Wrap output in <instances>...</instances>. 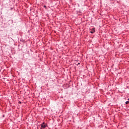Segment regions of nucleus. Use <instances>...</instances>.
<instances>
[{"label": "nucleus", "instance_id": "f257e3e1", "mask_svg": "<svg viewBox=\"0 0 129 129\" xmlns=\"http://www.w3.org/2000/svg\"><path fill=\"white\" fill-rule=\"evenodd\" d=\"M47 126V124H45V122H43L41 124V129L43 128H46Z\"/></svg>", "mask_w": 129, "mask_h": 129}, {"label": "nucleus", "instance_id": "f03ea898", "mask_svg": "<svg viewBox=\"0 0 129 129\" xmlns=\"http://www.w3.org/2000/svg\"><path fill=\"white\" fill-rule=\"evenodd\" d=\"M90 33L91 34H94V33H95V28H92V30L90 31Z\"/></svg>", "mask_w": 129, "mask_h": 129}, {"label": "nucleus", "instance_id": "423d86ee", "mask_svg": "<svg viewBox=\"0 0 129 129\" xmlns=\"http://www.w3.org/2000/svg\"><path fill=\"white\" fill-rule=\"evenodd\" d=\"M20 103H21V102H20Z\"/></svg>", "mask_w": 129, "mask_h": 129}, {"label": "nucleus", "instance_id": "39448f33", "mask_svg": "<svg viewBox=\"0 0 129 129\" xmlns=\"http://www.w3.org/2000/svg\"><path fill=\"white\" fill-rule=\"evenodd\" d=\"M43 7H44V8H46V6L44 5V6H43Z\"/></svg>", "mask_w": 129, "mask_h": 129}, {"label": "nucleus", "instance_id": "20e7f679", "mask_svg": "<svg viewBox=\"0 0 129 129\" xmlns=\"http://www.w3.org/2000/svg\"><path fill=\"white\" fill-rule=\"evenodd\" d=\"M128 103H129V101L125 102V104H128Z\"/></svg>", "mask_w": 129, "mask_h": 129}, {"label": "nucleus", "instance_id": "7ed1b4c3", "mask_svg": "<svg viewBox=\"0 0 129 129\" xmlns=\"http://www.w3.org/2000/svg\"><path fill=\"white\" fill-rule=\"evenodd\" d=\"M75 64L77 65V66H78V65H80V62H78V63L75 62Z\"/></svg>", "mask_w": 129, "mask_h": 129}]
</instances>
